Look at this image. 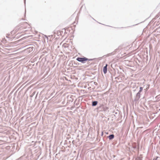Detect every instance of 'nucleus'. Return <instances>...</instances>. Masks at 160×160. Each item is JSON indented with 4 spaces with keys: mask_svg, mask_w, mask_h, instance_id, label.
Here are the masks:
<instances>
[{
    "mask_svg": "<svg viewBox=\"0 0 160 160\" xmlns=\"http://www.w3.org/2000/svg\"><path fill=\"white\" fill-rule=\"evenodd\" d=\"M14 32H11L10 33L8 34L7 37L11 39H13L15 38V36L14 35Z\"/></svg>",
    "mask_w": 160,
    "mask_h": 160,
    "instance_id": "obj_1",
    "label": "nucleus"
},
{
    "mask_svg": "<svg viewBox=\"0 0 160 160\" xmlns=\"http://www.w3.org/2000/svg\"><path fill=\"white\" fill-rule=\"evenodd\" d=\"M88 59L86 58H77V60L79 62L84 63V62L88 60Z\"/></svg>",
    "mask_w": 160,
    "mask_h": 160,
    "instance_id": "obj_2",
    "label": "nucleus"
},
{
    "mask_svg": "<svg viewBox=\"0 0 160 160\" xmlns=\"http://www.w3.org/2000/svg\"><path fill=\"white\" fill-rule=\"evenodd\" d=\"M23 28L24 29L27 28H30V26L27 23H25L23 25Z\"/></svg>",
    "mask_w": 160,
    "mask_h": 160,
    "instance_id": "obj_3",
    "label": "nucleus"
},
{
    "mask_svg": "<svg viewBox=\"0 0 160 160\" xmlns=\"http://www.w3.org/2000/svg\"><path fill=\"white\" fill-rule=\"evenodd\" d=\"M108 65L107 64L106 65V66L104 67L103 68V72L105 74L107 72V67Z\"/></svg>",
    "mask_w": 160,
    "mask_h": 160,
    "instance_id": "obj_4",
    "label": "nucleus"
},
{
    "mask_svg": "<svg viewBox=\"0 0 160 160\" xmlns=\"http://www.w3.org/2000/svg\"><path fill=\"white\" fill-rule=\"evenodd\" d=\"M109 139L111 140L112 139L114 138V135L113 134H112L109 135L108 137Z\"/></svg>",
    "mask_w": 160,
    "mask_h": 160,
    "instance_id": "obj_5",
    "label": "nucleus"
},
{
    "mask_svg": "<svg viewBox=\"0 0 160 160\" xmlns=\"http://www.w3.org/2000/svg\"><path fill=\"white\" fill-rule=\"evenodd\" d=\"M97 104V101H94L92 102V105L93 106H96Z\"/></svg>",
    "mask_w": 160,
    "mask_h": 160,
    "instance_id": "obj_6",
    "label": "nucleus"
},
{
    "mask_svg": "<svg viewBox=\"0 0 160 160\" xmlns=\"http://www.w3.org/2000/svg\"><path fill=\"white\" fill-rule=\"evenodd\" d=\"M142 89H143V88H142V87H140V90H139V92L138 93V94H140V92H142Z\"/></svg>",
    "mask_w": 160,
    "mask_h": 160,
    "instance_id": "obj_7",
    "label": "nucleus"
},
{
    "mask_svg": "<svg viewBox=\"0 0 160 160\" xmlns=\"http://www.w3.org/2000/svg\"><path fill=\"white\" fill-rule=\"evenodd\" d=\"M27 31H28V30H24V31H23V32H25Z\"/></svg>",
    "mask_w": 160,
    "mask_h": 160,
    "instance_id": "obj_8",
    "label": "nucleus"
},
{
    "mask_svg": "<svg viewBox=\"0 0 160 160\" xmlns=\"http://www.w3.org/2000/svg\"><path fill=\"white\" fill-rule=\"evenodd\" d=\"M105 108L106 109H108V107H105Z\"/></svg>",
    "mask_w": 160,
    "mask_h": 160,
    "instance_id": "obj_9",
    "label": "nucleus"
}]
</instances>
